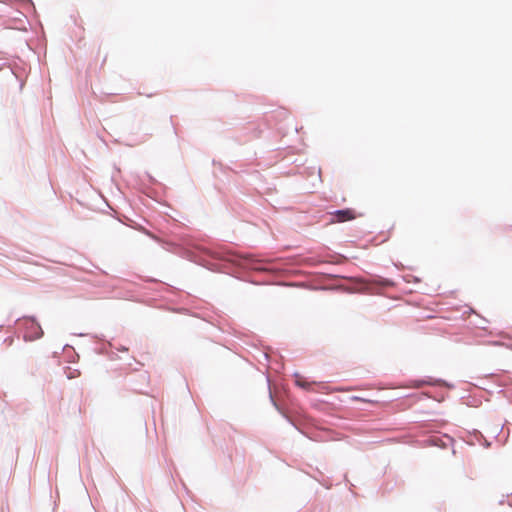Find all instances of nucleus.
Returning a JSON list of instances; mask_svg holds the SVG:
<instances>
[{"label":"nucleus","instance_id":"1","mask_svg":"<svg viewBox=\"0 0 512 512\" xmlns=\"http://www.w3.org/2000/svg\"><path fill=\"white\" fill-rule=\"evenodd\" d=\"M333 216L336 218L335 221L345 222V221L355 219L356 213L352 209H344V210H338V211L334 212Z\"/></svg>","mask_w":512,"mask_h":512},{"label":"nucleus","instance_id":"3","mask_svg":"<svg viewBox=\"0 0 512 512\" xmlns=\"http://www.w3.org/2000/svg\"><path fill=\"white\" fill-rule=\"evenodd\" d=\"M351 399H352V400H354V401H362V402H369V403H373V401L366 400V399L361 398V397H359V396H353Z\"/></svg>","mask_w":512,"mask_h":512},{"label":"nucleus","instance_id":"2","mask_svg":"<svg viewBox=\"0 0 512 512\" xmlns=\"http://www.w3.org/2000/svg\"><path fill=\"white\" fill-rule=\"evenodd\" d=\"M296 384L305 389L309 387V383H307L302 377H297Z\"/></svg>","mask_w":512,"mask_h":512},{"label":"nucleus","instance_id":"4","mask_svg":"<svg viewBox=\"0 0 512 512\" xmlns=\"http://www.w3.org/2000/svg\"><path fill=\"white\" fill-rule=\"evenodd\" d=\"M382 284L385 285V286H392L393 282L390 281V280H385V281L382 282Z\"/></svg>","mask_w":512,"mask_h":512}]
</instances>
